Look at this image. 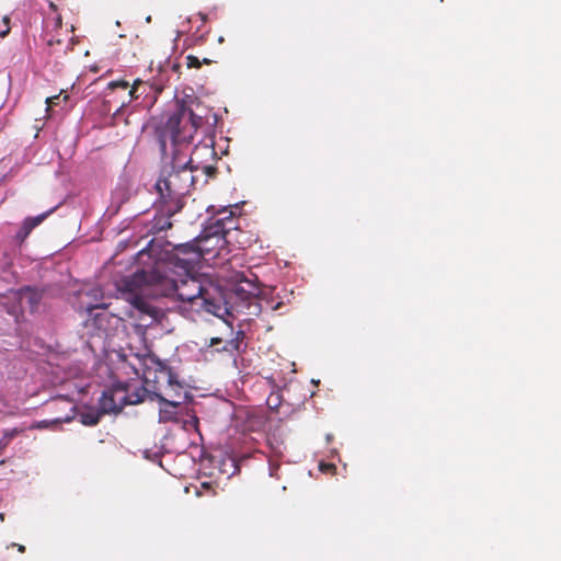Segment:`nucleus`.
I'll use <instances>...</instances> for the list:
<instances>
[{"label": "nucleus", "mask_w": 561, "mask_h": 561, "mask_svg": "<svg viewBox=\"0 0 561 561\" xmlns=\"http://www.w3.org/2000/svg\"><path fill=\"white\" fill-rule=\"evenodd\" d=\"M138 254H147L158 264L145 282L161 287L164 296L201 306L229 325L228 318H234V313L256 317L262 311V291L253 280L241 279L228 293L217 286H206L198 273L202 252L192 243L174 245L163 238H153Z\"/></svg>", "instance_id": "f257e3e1"}, {"label": "nucleus", "mask_w": 561, "mask_h": 561, "mask_svg": "<svg viewBox=\"0 0 561 561\" xmlns=\"http://www.w3.org/2000/svg\"><path fill=\"white\" fill-rule=\"evenodd\" d=\"M171 148V163L162 170L154 188L157 193H162L168 198L183 202V197L188 194L191 187L196 188L198 184L203 186L209 178L215 175L216 168L203 165L199 171L198 165L192 164V161H185L180 147Z\"/></svg>", "instance_id": "f03ea898"}, {"label": "nucleus", "mask_w": 561, "mask_h": 561, "mask_svg": "<svg viewBox=\"0 0 561 561\" xmlns=\"http://www.w3.org/2000/svg\"><path fill=\"white\" fill-rule=\"evenodd\" d=\"M204 123V118L191 108L181 105L164 123L156 129V137L162 154H167L168 142L171 147H181L193 140L194 133Z\"/></svg>", "instance_id": "7ed1b4c3"}, {"label": "nucleus", "mask_w": 561, "mask_h": 561, "mask_svg": "<svg viewBox=\"0 0 561 561\" xmlns=\"http://www.w3.org/2000/svg\"><path fill=\"white\" fill-rule=\"evenodd\" d=\"M45 290L37 286H23L11 289L9 295L1 297V305L19 325L24 321V311L35 314L42 311Z\"/></svg>", "instance_id": "20e7f679"}, {"label": "nucleus", "mask_w": 561, "mask_h": 561, "mask_svg": "<svg viewBox=\"0 0 561 561\" xmlns=\"http://www.w3.org/2000/svg\"><path fill=\"white\" fill-rule=\"evenodd\" d=\"M138 359L144 368V374L147 381L150 380L152 375L153 381L157 383L165 381L171 388H181V385L178 380V375L165 362L161 360L154 354L147 351L145 354L138 355Z\"/></svg>", "instance_id": "39448f33"}, {"label": "nucleus", "mask_w": 561, "mask_h": 561, "mask_svg": "<svg viewBox=\"0 0 561 561\" xmlns=\"http://www.w3.org/2000/svg\"><path fill=\"white\" fill-rule=\"evenodd\" d=\"M157 195L153 202L154 216L149 228V231L152 233H160L171 228V217L181 211L184 206L182 201L168 198L162 193H157Z\"/></svg>", "instance_id": "423d86ee"}, {"label": "nucleus", "mask_w": 561, "mask_h": 561, "mask_svg": "<svg viewBox=\"0 0 561 561\" xmlns=\"http://www.w3.org/2000/svg\"><path fill=\"white\" fill-rule=\"evenodd\" d=\"M104 295L100 287L95 286L80 294V309H84L99 329H103L107 313V304L103 301Z\"/></svg>", "instance_id": "0eeeda50"}, {"label": "nucleus", "mask_w": 561, "mask_h": 561, "mask_svg": "<svg viewBox=\"0 0 561 561\" xmlns=\"http://www.w3.org/2000/svg\"><path fill=\"white\" fill-rule=\"evenodd\" d=\"M142 401L138 393L127 396L124 389H110L103 391L100 401L99 410L102 414L117 413L127 404H136Z\"/></svg>", "instance_id": "6e6552de"}, {"label": "nucleus", "mask_w": 561, "mask_h": 561, "mask_svg": "<svg viewBox=\"0 0 561 561\" xmlns=\"http://www.w3.org/2000/svg\"><path fill=\"white\" fill-rule=\"evenodd\" d=\"M231 215L232 211H229V216L210 218L199 234V241L211 242L216 240V244H225L227 242L226 236L234 228L232 226L233 220L230 218Z\"/></svg>", "instance_id": "1a4fd4ad"}, {"label": "nucleus", "mask_w": 561, "mask_h": 561, "mask_svg": "<svg viewBox=\"0 0 561 561\" xmlns=\"http://www.w3.org/2000/svg\"><path fill=\"white\" fill-rule=\"evenodd\" d=\"M133 306L134 311L131 317L137 320L135 323L136 332L138 334H145L146 330L159 319L161 311L139 297L134 299Z\"/></svg>", "instance_id": "9d476101"}, {"label": "nucleus", "mask_w": 561, "mask_h": 561, "mask_svg": "<svg viewBox=\"0 0 561 561\" xmlns=\"http://www.w3.org/2000/svg\"><path fill=\"white\" fill-rule=\"evenodd\" d=\"M16 248L11 243L0 244V278L7 283H15L18 273L13 270Z\"/></svg>", "instance_id": "9b49d317"}, {"label": "nucleus", "mask_w": 561, "mask_h": 561, "mask_svg": "<svg viewBox=\"0 0 561 561\" xmlns=\"http://www.w3.org/2000/svg\"><path fill=\"white\" fill-rule=\"evenodd\" d=\"M216 157L217 152L214 148V140L208 138L195 145L187 161H192V164L198 165V170L201 171L203 165H209L207 163L209 159L215 160Z\"/></svg>", "instance_id": "f8f14e48"}, {"label": "nucleus", "mask_w": 561, "mask_h": 561, "mask_svg": "<svg viewBox=\"0 0 561 561\" xmlns=\"http://www.w3.org/2000/svg\"><path fill=\"white\" fill-rule=\"evenodd\" d=\"M156 398L160 403L159 408V422L167 423L180 422L179 410L181 409V402L174 400H168L160 393L154 392Z\"/></svg>", "instance_id": "ddd939ff"}, {"label": "nucleus", "mask_w": 561, "mask_h": 561, "mask_svg": "<svg viewBox=\"0 0 561 561\" xmlns=\"http://www.w3.org/2000/svg\"><path fill=\"white\" fill-rule=\"evenodd\" d=\"M129 199V193L125 187H117L112 193V202L108 207V211H111L113 215L116 214L121 206L126 203Z\"/></svg>", "instance_id": "4468645a"}, {"label": "nucleus", "mask_w": 561, "mask_h": 561, "mask_svg": "<svg viewBox=\"0 0 561 561\" xmlns=\"http://www.w3.org/2000/svg\"><path fill=\"white\" fill-rule=\"evenodd\" d=\"M152 90L151 85H148L147 83L137 80L133 84V87L128 91V95L131 100L138 101L141 98H147Z\"/></svg>", "instance_id": "2eb2a0df"}, {"label": "nucleus", "mask_w": 561, "mask_h": 561, "mask_svg": "<svg viewBox=\"0 0 561 561\" xmlns=\"http://www.w3.org/2000/svg\"><path fill=\"white\" fill-rule=\"evenodd\" d=\"M102 416L103 414L100 410H87L80 413V422L87 426H94L100 422Z\"/></svg>", "instance_id": "dca6fc26"}, {"label": "nucleus", "mask_w": 561, "mask_h": 561, "mask_svg": "<svg viewBox=\"0 0 561 561\" xmlns=\"http://www.w3.org/2000/svg\"><path fill=\"white\" fill-rule=\"evenodd\" d=\"M190 243H192V245L196 249V250H201L202 252V260H204V255L205 253H208L210 252L211 250H214L215 248H220L222 247L224 244H216V240H213L211 242H205V241H199V236L196 237L193 241H191Z\"/></svg>", "instance_id": "f3484780"}, {"label": "nucleus", "mask_w": 561, "mask_h": 561, "mask_svg": "<svg viewBox=\"0 0 561 561\" xmlns=\"http://www.w3.org/2000/svg\"><path fill=\"white\" fill-rule=\"evenodd\" d=\"M268 445L271 447V450L273 453V456L275 457H282L284 453L283 448V440L280 439L279 435L276 433H273L268 436Z\"/></svg>", "instance_id": "a211bd4d"}, {"label": "nucleus", "mask_w": 561, "mask_h": 561, "mask_svg": "<svg viewBox=\"0 0 561 561\" xmlns=\"http://www.w3.org/2000/svg\"><path fill=\"white\" fill-rule=\"evenodd\" d=\"M55 207L50 208L49 210L39 214L37 216L27 217L24 219L23 222H25L32 230L39 226L51 213L55 211Z\"/></svg>", "instance_id": "6ab92c4d"}, {"label": "nucleus", "mask_w": 561, "mask_h": 561, "mask_svg": "<svg viewBox=\"0 0 561 561\" xmlns=\"http://www.w3.org/2000/svg\"><path fill=\"white\" fill-rule=\"evenodd\" d=\"M220 471L227 473L228 477L234 476L239 471V465L236 458L229 457L222 461Z\"/></svg>", "instance_id": "aec40b11"}, {"label": "nucleus", "mask_w": 561, "mask_h": 561, "mask_svg": "<svg viewBox=\"0 0 561 561\" xmlns=\"http://www.w3.org/2000/svg\"><path fill=\"white\" fill-rule=\"evenodd\" d=\"M127 111L128 105L125 102H123L122 105L114 112L112 116L113 124H117L119 121H124L125 124H129L127 118Z\"/></svg>", "instance_id": "412c9836"}, {"label": "nucleus", "mask_w": 561, "mask_h": 561, "mask_svg": "<svg viewBox=\"0 0 561 561\" xmlns=\"http://www.w3.org/2000/svg\"><path fill=\"white\" fill-rule=\"evenodd\" d=\"M61 423V420L60 419H55V420H51V421H48V420H43V421H37L35 422L33 425H32V428H37V430H43V428H48L50 427L51 425H58Z\"/></svg>", "instance_id": "4be33fe9"}, {"label": "nucleus", "mask_w": 561, "mask_h": 561, "mask_svg": "<svg viewBox=\"0 0 561 561\" xmlns=\"http://www.w3.org/2000/svg\"><path fill=\"white\" fill-rule=\"evenodd\" d=\"M243 337H244V332L242 330H239L237 332L236 337L230 340V341H227L226 344L231 346L232 350H237L238 351L240 348V344H241Z\"/></svg>", "instance_id": "5701e85b"}, {"label": "nucleus", "mask_w": 561, "mask_h": 561, "mask_svg": "<svg viewBox=\"0 0 561 561\" xmlns=\"http://www.w3.org/2000/svg\"><path fill=\"white\" fill-rule=\"evenodd\" d=\"M266 402L271 410H277L282 403V398L278 393H271Z\"/></svg>", "instance_id": "b1692460"}, {"label": "nucleus", "mask_w": 561, "mask_h": 561, "mask_svg": "<svg viewBox=\"0 0 561 561\" xmlns=\"http://www.w3.org/2000/svg\"><path fill=\"white\" fill-rule=\"evenodd\" d=\"M227 341H224L220 337H213L210 340L209 346L216 347L217 351H228V344H226Z\"/></svg>", "instance_id": "393cba45"}, {"label": "nucleus", "mask_w": 561, "mask_h": 561, "mask_svg": "<svg viewBox=\"0 0 561 561\" xmlns=\"http://www.w3.org/2000/svg\"><path fill=\"white\" fill-rule=\"evenodd\" d=\"M129 88V83L125 80L111 81L107 84L108 90L123 89L127 90Z\"/></svg>", "instance_id": "a878e982"}, {"label": "nucleus", "mask_w": 561, "mask_h": 561, "mask_svg": "<svg viewBox=\"0 0 561 561\" xmlns=\"http://www.w3.org/2000/svg\"><path fill=\"white\" fill-rule=\"evenodd\" d=\"M31 231L32 229L25 222H23L22 227L16 232L15 238L20 241H23L31 233Z\"/></svg>", "instance_id": "bb28decb"}, {"label": "nucleus", "mask_w": 561, "mask_h": 561, "mask_svg": "<svg viewBox=\"0 0 561 561\" xmlns=\"http://www.w3.org/2000/svg\"><path fill=\"white\" fill-rule=\"evenodd\" d=\"M20 433V430L18 428H9L3 432V440L5 444H8L10 440H12L18 434Z\"/></svg>", "instance_id": "cd10ccee"}, {"label": "nucleus", "mask_w": 561, "mask_h": 561, "mask_svg": "<svg viewBox=\"0 0 561 561\" xmlns=\"http://www.w3.org/2000/svg\"><path fill=\"white\" fill-rule=\"evenodd\" d=\"M3 28H0V38H4L10 33V18L3 16L2 19Z\"/></svg>", "instance_id": "c85d7f7f"}, {"label": "nucleus", "mask_w": 561, "mask_h": 561, "mask_svg": "<svg viewBox=\"0 0 561 561\" xmlns=\"http://www.w3.org/2000/svg\"><path fill=\"white\" fill-rule=\"evenodd\" d=\"M198 422L199 421L196 415H191L187 420L184 421V427L186 430H188L191 427L197 430Z\"/></svg>", "instance_id": "c756f323"}, {"label": "nucleus", "mask_w": 561, "mask_h": 561, "mask_svg": "<svg viewBox=\"0 0 561 561\" xmlns=\"http://www.w3.org/2000/svg\"><path fill=\"white\" fill-rule=\"evenodd\" d=\"M278 467H279V465L274 461L273 457H271L268 459L270 477H277L276 471H277Z\"/></svg>", "instance_id": "7c9ffc66"}, {"label": "nucleus", "mask_w": 561, "mask_h": 561, "mask_svg": "<svg viewBox=\"0 0 561 561\" xmlns=\"http://www.w3.org/2000/svg\"><path fill=\"white\" fill-rule=\"evenodd\" d=\"M319 468L322 472H335L336 467L333 463L320 462Z\"/></svg>", "instance_id": "2f4dec72"}, {"label": "nucleus", "mask_w": 561, "mask_h": 561, "mask_svg": "<svg viewBox=\"0 0 561 561\" xmlns=\"http://www.w3.org/2000/svg\"><path fill=\"white\" fill-rule=\"evenodd\" d=\"M59 101H60V94L47 98L46 104L48 107H50L53 105L59 104Z\"/></svg>", "instance_id": "473e14b6"}, {"label": "nucleus", "mask_w": 561, "mask_h": 561, "mask_svg": "<svg viewBox=\"0 0 561 561\" xmlns=\"http://www.w3.org/2000/svg\"><path fill=\"white\" fill-rule=\"evenodd\" d=\"M187 60H188V62H187L188 67H199V65H201L197 57L188 56Z\"/></svg>", "instance_id": "72a5a7b5"}, {"label": "nucleus", "mask_w": 561, "mask_h": 561, "mask_svg": "<svg viewBox=\"0 0 561 561\" xmlns=\"http://www.w3.org/2000/svg\"><path fill=\"white\" fill-rule=\"evenodd\" d=\"M13 546L18 547V550L20 552H24L25 551V547L23 545H19V543H13Z\"/></svg>", "instance_id": "f704fd0d"}, {"label": "nucleus", "mask_w": 561, "mask_h": 561, "mask_svg": "<svg viewBox=\"0 0 561 561\" xmlns=\"http://www.w3.org/2000/svg\"><path fill=\"white\" fill-rule=\"evenodd\" d=\"M145 457L148 458V459H153V457H151L150 455V451L149 450H146L145 451Z\"/></svg>", "instance_id": "c9c22d12"}, {"label": "nucleus", "mask_w": 561, "mask_h": 561, "mask_svg": "<svg viewBox=\"0 0 561 561\" xmlns=\"http://www.w3.org/2000/svg\"><path fill=\"white\" fill-rule=\"evenodd\" d=\"M198 15L201 16V19H202V21H203V22H205V21L207 20L206 14H204V13H199Z\"/></svg>", "instance_id": "e433bc0d"}, {"label": "nucleus", "mask_w": 561, "mask_h": 561, "mask_svg": "<svg viewBox=\"0 0 561 561\" xmlns=\"http://www.w3.org/2000/svg\"><path fill=\"white\" fill-rule=\"evenodd\" d=\"M280 306H282V302L276 304V305L273 307V310H277V309H279V307H280Z\"/></svg>", "instance_id": "4c0bfd02"}, {"label": "nucleus", "mask_w": 561, "mask_h": 561, "mask_svg": "<svg viewBox=\"0 0 561 561\" xmlns=\"http://www.w3.org/2000/svg\"><path fill=\"white\" fill-rule=\"evenodd\" d=\"M332 439H333L332 434H328V435H327V440H328V442H331Z\"/></svg>", "instance_id": "58836bf2"}, {"label": "nucleus", "mask_w": 561, "mask_h": 561, "mask_svg": "<svg viewBox=\"0 0 561 561\" xmlns=\"http://www.w3.org/2000/svg\"><path fill=\"white\" fill-rule=\"evenodd\" d=\"M0 520L3 522L4 520V513H0Z\"/></svg>", "instance_id": "ea45409f"}, {"label": "nucleus", "mask_w": 561, "mask_h": 561, "mask_svg": "<svg viewBox=\"0 0 561 561\" xmlns=\"http://www.w3.org/2000/svg\"><path fill=\"white\" fill-rule=\"evenodd\" d=\"M146 22H147V23H150V22H151V16H150V15H148V16L146 18Z\"/></svg>", "instance_id": "a19ab883"}, {"label": "nucleus", "mask_w": 561, "mask_h": 561, "mask_svg": "<svg viewBox=\"0 0 561 561\" xmlns=\"http://www.w3.org/2000/svg\"><path fill=\"white\" fill-rule=\"evenodd\" d=\"M224 41H225V39H224V37H222V36H220V37L218 38V42H219V43H224Z\"/></svg>", "instance_id": "79ce46f5"}, {"label": "nucleus", "mask_w": 561, "mask_h": 561, "mask_svg": "<svg viewBox=\"0 0 561 561\" xmlns=\"http://www.w3.org/2000/svg\"><path fill=\"white\" fill-rule=\"evenodd\" d=\"M68 98H69L68 95H65V96L62 98V101H64V102H67V101H68Z\"/></svg>", "instance_id": "37998d69"}, {"label": "nucleus", "mask_w": 561, "mask_h": 561, "mask_svg": "<svg viewBox=\"0 0 561 561\" xmlns=\"http://www.w3.org/2000/svg\"><path fill=\"white\" fill-rule=\"evenodd\" d=\"M70 420H71L70 417H66L64 421L65 422H70Z\"/></svg>", "instance_id": "c03bdc74"}]
</instances>
